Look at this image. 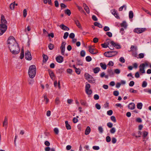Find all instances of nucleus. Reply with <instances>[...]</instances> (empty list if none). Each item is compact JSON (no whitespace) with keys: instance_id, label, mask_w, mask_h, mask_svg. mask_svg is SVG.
Instances as JSON below:
<instances>
[{"instance_id":"nucleus-51","label":"nucleus","mask_w":151,"mask_h":151,"mask_svg":"<svg viewBox=\"0 0 151 151\" xmlns=\"http://www.w3.org/2000/svg\"><path fill=\"white\" fill-rule=\"evenodd\" d=\"M75 35L74 33H71L70 34L69 37L71 39H73L75 37Z\"/></svg>"},{"instance_id":"nucleus-55","label":"nucleus","mask_w":151,"mask_h":151,"mask_svg":"<svg viewBox=\"0 0 151 151\" xmlns=\"http://www.w3.org/2000/svg\"><path fill=\"white\" fill-rule=\"evenodd\" d=\"M106 140L107 142H110L111 140L110 137L109 136H107L106 137Z\"/></svg>"},{"instance_id":"nucleus-33","label":"nucleus","mask_w":151,"mask_h":151,"mask_svg":"<svg viewBox=\"0 0 151 151\" xmlns=\"http://www.w3.org/2000/svg\"><path fill=\"white\" fill-rule=\"evenodd\" d=\"M100 69L99 68L96 67L93 69V72L95 73H97L99 71Z\"/></svg>"},{"instance_id":"nucleus-40","label":"nucleus","mask_w":151,"mask_h":151,"mask_svg":"<svg viewBox=\"0 0 151 151\" xmlns=\"http://www.w3.org/2000/svg\"><path fill=\"white\" fill-rule=\"evenodd\" d=\"M148 134V133L145 131L143 132V139H144L145 137L147 136Z\"/></svg>"},{"instance_id":"nucleus-35","label":"nucleus","mask_w":151,"mask_h":151,"mask_svg":"<svg viewBox=\"0 0 151 151\" xmlns=\"http://www.w3.org/2000/svg\"><path fill=\"white\" fill-rule=\"evenodd\" d=\"M85 76L86 77V79L87 80H88V79L92 78V77L88 73H85Z\"/></svg>"},{"instance_id":"nucleus-10","label":"nucleus","mask_w":151,"mask_h":151,"mask_svg":"<svg viewBox=\"0 0 151 151\" xmlns=\"http://www.w3.org/2000/svg\"><path fill=\"white\" fill-rule=\"evenodd\" d=\"M139 71L143 73H145V66L144 64H141L139 66Z\"/></svg>"},{"instance_id":"nucleus-60","label":"nucleus","mask_w":151,"mask_h":151,"mask_svg":"<svg viewBox=\"0 0 151 151\" xmlns=\"http://www.w3.org/2000/svg\"><path fill=\"white\" fill-rule=\"evenodd\" d=\"M109 66H112L114 65V63L112 61H110L107 64Z\"/></svg>"},{"instance_id":"nucleus-50","label":"nucleus","mask_w":151,"mask_h":151,"mask_svg":"<svg viewBox=\"0 0 151 151\" xmlns=\"http://www.w3.org/2000/svg\"><path fill=\"white\" fill-rule=\"evenodd\" d=\"M144 57V54L143 53L139 54L138 55V57L137 58H142Z\"/></svg>"},{"instance_id":"nucleus-32","label":"nucleus","mask_w":151,"mask_h":151,"mask_svg":"<svg viewBox=\"0 0 151 151\" xmlns=\"http://www.w3.org/2000/svg\"><path fill=\"white\" fill-rule=\"evenodd\" d=\"M80 102L81 104L83 106H87V103L86 101H84L83 100H81L80 101Z\"/></svg>"},{"instance_id":"nucleus-45","label":"nucleus","mask_w":151,"mask_h":151,"mask_svg":"<svg viewBox=\"0 0 151 151\" xmlns=\"http://www.w3.org/2000/svg\"><path fill=\"white\" fill-rule=\"evenodd\" d=\"M76 64L79 65H83V63L80 60H78Z\"/></svg>"},{"instance_id":"nucleus-47","label":"nucleus","mask_w":151,"mask_h":151,"mask_svg":"<svg viewBox=\"0 0 151 151\" xmlns=\"http://www.w3.org/2000/svg\"><path fill=\"white\" fill-rule=\"evenodd\" d=\"M54 132L56 134H58L59 133V130L57 128H55L54 129Z\"/></svg>"},{"instance_id":"nucleus-56","label":"nucleus","mask_w":151,"mask_h":151,"mask_svg":"<svg viewBox=\"0 0 151 151\" xmlns=\"http://www.w3.org/2000/svg\"><path fill=\"white\" fill-rule=\"evenodd\" d=\"M114 72L116 74H119L120 73V71L119 69H116L114 70Z\"/></svg>"},{"instance_id":"nucleus-52","label":"nucleus","mask_w":151,"mask_h":151,"mask_svg":"<svg viewBox=\"0 0 151 151\" xmlns=\"http://www.w3.org/2000/svg\"><path fill=\"white\" fill-rule=\"evenodd\" d=\"M95 106L96 108L98 110H99L101 109V106L98 103H96V104Z\"/></svg>"},{"instance_id":"nucleus-7","label":"nucleus","mask_w":151,"mask_h":151,"mask_svg":"<svg viewBox=\"0 0 151 151\" xmlns=\"http://www.w3.org/2000/svg\"><path fill=\"white\" fill-rule=\"evenodd\" d=\"M25 58L26 60H31L32 59V57L31 53L28 50H27L25 52Z\"/></svg>"},{"instance_id":"nucleus-63","label":"nucleus","mask_w":151,"mask_h":151,"mask_svg":"<svg viewBox=\"0 0 151 151\" xmlns=\"http://www.w3.org/2000/svg\"><path fill=\"white\" fill-rule=\"evenodd\" d=\"M104 30L105 31H109L110 30V29L109 27L106 26L104 28Z\"/></svg>"},{"instance_id":"nucleus-21","label":"nucleus","mask_w":151,"mask_h":151,"mask_svg":"<svg viewBox=\"0 0 151 151\" xmlns=\"http://www.w3.org/2000/svg\"><path fill=\"white\" fill-rule=\"evenodd\" d=\"M94 25L95 26H97L99 28H102L103 27L102 25L101 24L98 22H95L94 23Z\"/></svg>"},{"instance_id":"nucleus-23","label":"nucleus","mask_w":151,"mask_h":151,"mask_svg":"<svg viewBox=\"0 0 151 151\" xmlns=\"http://www.w3.org/2000/svg\"><path fill=\"white\" fill-rule=\"evenodd\" d=\"M107 73L110 76L113 75L114 74L113 70L111 69L108 70Z\"/></svg>"},{"instance_id":"nucleus-2","label":"nucleus","mask_w":151,"mask_h":151,"mask_svg":"<svg viewBox=\"0 0 151 151\" xmlns=\"http://www.w3.org/2000/svg\"><path fill=\"white\" fill-rule=\"evenodd\" d=\"M1 23L0 24V36L2 35L7 29V22L3 15H1Z\"/></svg>"},{"instance_id":"nucleus-41","label":"nucleus","mask_w":151,"mask_h":151,"mask_svg":"<svg viewBox=\"0 0 151 151\" xmlns=\"http://www.w3.org/2000/svg\"><path fill=\"white\" fill-rule=\"evenodd\" d=\"M147 85V82L145 81H143L142 84V87L143 88H145L146 87Z\"/></svg>"},{"instance_id":"nucleus-26","label":"nucleus","mask_w":151,"mask_h":151,"mask_svg":"<svg viewBox=\"0 0 151 151\" xmlns=\"http://www.w3.org/2000/svg\"><path fill=\"white\" fill-rule=\"evenodd\" d=\"M122 27H124L126 29L127 27V25L126 22L125 21H123V22L121 24Z\"/></svg>"},{"instance_id":"nucleus-17","label":"nucleus","mask_w":151,"mask_h":151,"mask_svg":"<svg viewBox=\"0 0 151 151\" xmlns=\"http://www.w3.org/2000/svg\"><path fill=\"white\" fill-rule=\"evenodd\" d=\"M42 58H43V63H45L46 62V61H47V60L48 59V56L45 55V54H43L42 55Z\"/></svg>"},{"instance_id":"nucleus-12","label":"nucleus","mask_w":151,"mask_h":151,"mask_svg":"<svg viewBox=\"0 0 151 151\" xmlns=\"http://www.w3.org/2000/svg\"><path fill=\"white\" fill-rule=\"evenodd\" d=\"M111 13L117 18H119V17L116 11L114 9H111Z\"/></svg>"},{"instance_id":"nucleus-31","label":"nucleus","mask_w":151,"mask_h":151,"mask_svg":"<svg viewBox=\"0 0 151 151\" xmlns=\"http://www.w3.org/2000/svg\"><path fill=\"white\" fill-rule=\"evenodd\" d=\"M49 74L51 78H52L54 76V73L51 70H49Z\"/></svg>"},{"instance_id":"nucleus-11","label":"nucleus","mask_w":151,"mask_h":151,"mask_svg":"<svg viewBox=\"0 0 151 151\" xmlns=\"http://www.w3.org/2000/svg\"><path fill=\"white\" fill-rule=\"evenodd\" d=\"M56 60L58 62L60 63L63 61V58L61 56H58L56 57Z\"/></svg>"},{"instance_id":"nucleus-39","label":"nucleus","mask_w":151,"mask_h":151,"mask_svg":"<svg viewBox=\"0 0 151 151\" xmlns=\"http://www.w3.org/2000/svg\"><path fill=\"white\" fill-rule=\"evenodd\" d=\"M98 130L100 133H102L103 132V128L101 126H99L98 127Z\"/></svg>"},{"instance_id":"nucleus-29","label":"nucleus","mask_w":151,"mask_h":151,"mask_svg":"<svg viewBox=\"0 0 151 151\" xmlns=\"http://www.w3.org/2000/svg\"><path fill=\"white\" fill-rule=\"evenodd\" d=\"M133 13L132 11H130L129 12V19H131L133 17Z\"/></svg>"},{"instance_id":"nucleus-4","label":"nucleus","mask_w":151,"mask_h":151,"mask_svg":"<svg viewBox=\"0 0 151 151\" xmlns=\"http://www.w3.org/2000/svg\"><path fill=\"white\" fill-rule=\"evenodd\" d=\"M117 53L118 52L117 51H110L105 52L104 55L106 57H111L115 56Z\"/></svg>"},{"instance_id":"nucleus-20","label":"nucleus","mask_w":151,"mask_h":151,"mask_svg":"<svg viewBox=\"0 0 151 151\" xmlns=\"http://www.w3.org/2000/svg\"><path fill=\"white\" fill-rule=\"evenodd\" d=\"M65 126L66 129L68 130H70L71 129V126L70 125L68 124V122L67 121H66L65 122Z\"/></svg>"},{"instance_id":"nucleus-59","label":"nucleus","mask_w":151,"mask_h":151,"mask_svg":"<svg viewBox=\"0 0 151 151\" xmlns=\"http://www.w3.org/2000/svg\"><path fill=\"white\" fill-rule=\"evenodd\" d=\"M94 99L95 100H97L99 99V96L97 94H95L94 96Z\"/></svg>"},{"instance_id":"nucleus-61","label":"nucleus","mask_w":151,"mask_h":151,"mask_svg":"<svg viewBox=\"0 0 151 151\" xmlns=\"http://www.w3.org/2000/svg\"><path fill=\"white\" fill-rule=\"evenodd\" d=\"M99 39L97 37H95L93 39V41L94 43H96L98 42Z\"/></svg>"},{"instance_id":"nucleus-38","label":"nucleus","mask_w":151,"mask_h":151,"mask_svg":"<svg viewBox=\"0 0 151 151\" xmlns=\"http://www.w3.org/2000/svg\"><path fill=\"white\" fill-rule=\"evenodd\" d=\"M85 91L86 93L88 95H90L92 93V91L91 89H88V90Z\"/></svg>"},{"instance_id":"nucleus-8","label":"nucleus","mask_w":151,"mask_h":151,"mask_svg":"<svg viewBox=\"0 0 151 151\" xmlns=\"http://www.w3.org/2000/svg\"><path fill=\"white\" fill-rule=\"evenodd\" d=\"M88 50L89 52L92 54H97L98 52L97 50H96L94 48L91 47V46H89L88 47Z\"/></svg>"},{"instance_id":"nucleus-16","label":"nucleus","mask_w":151,"mask_h":151,"mask_svg":"<svg viewBox=\"0 0 151 151\" xmlns=\"http://www.w3.org/2000/svg\"><path fill=\"white\" fill-rule=\"evenodd\" d=\"M75 22L76 25L79 28H82V27L79 21L77 19L74 20Z\"/></svg>"},{"instance_id":"nucleus-25","label":"nucleus","mask_w":151,"mask_h":151,"mask_svg":"<svg viewBox=\"0 0 151 151\" xmlns=\"http://www.w3.org/2000/svg\"><path fill=\"white\" fill-rule=\"evenodd\" d=\"M7 119L6 117H5L4 120L3 122V126L7 125Z\"/></svg>"},{"instance_id":"nucleus-46","label":"nucleus","mask_w":151,"mask_h":151,"mask_svg":"<svg viewBox=\"0 0 151 151\" xmlns=\"http://www.w3.org/2000/svg\"><path fill=\"white\" fill-rule=\"evenodd\" d=\"M116 132V129L114 127H113L110 130V132L112 134Z\"/></svg>"},{"instance_id":"nucleus-9","label":"nucleus","mask_w":151,"mask_h":151,"mask_svg":"<svg viewBox=\"0 0 151 151\" xmlns=\"http://www.w3.org/2000/svg\"><path fill=\"white\" fill-rule=\"evenodd\" d=\"M110 43L114 47H115L116 49H119L121 48V46L119 44L116 43L113 41H111V42Z\"/></svg>"},{"instance_id":"nucleus-5","label":"nucleus","mask_w":151,"mask_h":151,"mask_svg":"<svg viewBox=\"0 0 151 151\" xmlns=\"http://www.w3.org/2000/svg\"><path fill=\"white\" fill-rule=\"evenodd\" d=\"M147 29L145 28H137L134 30V32L140 34L145 31Z\"/></svg>"},{"instance_id":"nucleus-18","label":"nucleus","mask_w":151,"mask_h":151,"mask_svg":"<svg viewBox=\"0 0 151 151\" xmlns=\"http://www.w3.org/2000/svg\"><path fill=\"white\" fill-rule=\"evenodd\" d=\"M90 131L91 129L90 127L89 126L87 127L85 131V134L86 135L88 134Z\"/></svg>"},{"instance_id":"nucleus-34","label":"nucleus","mask_w":151,"mask_h":151,"mask_svg":"<svg viewBox=\"0 0 151 151\" xmlns=\"http://www.w3.org/2000/svg\"><path fill=\"white\" fill-rule=\"evenodd\" d=\"M24 50L23 49L22 50H21V54H20V58L21 59H22L24 57Z\"/></svg>"},{"instance_id":"nucleus-14","label":"nucleus","mask_w":151,"mask_h":151,"mask_svg":"<svg viewBox=\"0 0 151 151\" xmlns=\"http://www.w3.org/2000/svg\"><path fill=\"white\" fill-rule=\"evenodd\" d=\"M128 107L129 109L133 110L135 108V104L133 103H131L128 105Z\"/></svg>"},{"instance_id":"nucleus-19","label":"nucleus","mask_w":151,"mask_h":151,"mask_svg":"<svg viewBox=\"0 0 151 151\" xmlns=\"http://www.w3.org/2000/svg\"><path fill=\"white\" fill-rule=\"evenodd\" d=\"M100 65L103 69L105 70L106 68V65L105 63H100Z\"/></svg>"},{"instance_id":"nucleus-3","label":"nucleus","mask_w":151,"mask_h":151,"mask_svg":"<svg viewBox=\"0 0 151 151\" xmlns=\"http://www.w3.org/2000/svg\"><path fill=\"white\" fill-rule=\"evenodd\" d=\"M36 66L34 65H31L28 70V74L29 77L31 78H34L36 74Z\"/></svg>"},{"instance_id":"nucleus-28","label":"nucleus","mask_w":151,"mask_h":151,"mask_svg":"<svg viewBox=\"0 0 151 151\" xmlns=\"http://www.w3.org/2000/svg\"><path fill=\"white\" fill-rule=\"evenodd\" d=\"M15 5V2H14L13 3H11L10 4V6H9L10 9L11 10L13 9L14 8Z\"/></svg>"},{"instance_id":"nucleus-43","label":"nucleus","mask_w":151,"mask_h":151,"mask_svg":"<svg viewBox=\"0 0 151 151\" xmlns=\"http://www.w3.org/2000/svg\"><path fill=\"white\" fill-rule=\"evenodd\" d=\"M85 52L83 50H82L80 52V55L81 56L83 57L85 56Z\"/></svg>"},{"instance_id":"nucleus-37","label":"nucleus","mask_w":151,"mask_h":151,"mask_svg":"<svg viewBox=\"0 0 151 151\" xmlns=\"http://www.w3.org/2000/svg\"><path fill=\"white\" fill-rule=\"evenodd\" d=\"M60 102L59 99L58 97L56 98L55 100V103L56 105H58Z\"/></svg>"},{"instance_id":"nucleus-6","label":"nucleus","mask_w":151,"mask_h":151,"mask_svg":"<svg viewBox=\"0 0 151 151\" xmlns=\"http://www.w3.org/2000/svg\"><path fill=\"white\" fill-rule=\"evenodd\" d=\"M66 44V43L65 42H63L61 44V46L60 47V49L61 50V53L62 55H63L65 53V46Z\"/></svg>"},{"instance_id":"nucleus-22","label":"nucleus","mask_w":151,"mask_h":151,"mask_svg":"<svg viewBox=\"0 0 151 151\" xmlns=\"http://www.w3.org/2000/svg\"><path fill=\"white\" fill-rule=\"evenodd\" d=\"M48 47L50 50H52L54 49V46L53 44L52 43H50L48 45Z\"/></svg>"},{"instance_id":"nucleus-53","label":"nucleus","mask_w":151,"mask_h":151,"mask_svg":"<svg viewBox=\"0 0 151 151\" xmlns=\"http://www.w3.org/2000/svg\"><path fill=\"white\" fill-rule=\"evenodd\" d=\"M112 114L113 111L111 110H110L107 111V114L109 116L111 115Z\"/></svg>"},{"instance_id":"nucleus-64","label":"nucleus","mask_w":151,"mask_h":151,"mask_svg":"<svg viewBox=\"0 0 151 151\" xmlns=\"http://www.w3.org/2000/svg\"><path fill=\"white\" fill-rule=\"evenodd\" d=\"M73 122L74 123H77L78 122V119L76 117H74L73 119Z\"/></svg>"},{"instance_id":"nucleus-30","label":"nucleus","mask_w":151,"mask_h":151,"mask_svg":"<svg viewBox=\"0 0 151 151\" xmlns=\"http://www.w3.org/2000/svg\"><path fill=\"white\" fill-rule=\"evenodd\" d=\"M65 14H67L69 16H70L71 14L70 10L68 9L65 10Z\"/></svg>"},{"instance_id":"nucleus-42","label":"nucleus","mask_w":151,"mask_h":151,"mask_svg":"<svg viewBox=\"0 0 151 151\" xmlns=\"http://www.w3.org/2000/svg\"><path fill=\"white\" fill-rule=\"evenodd\" d=\"M86 60L87 62H90L92 60V58L90 56H87L86 58Z\"/></svg>"},{"instance_id":"nucleus-15","label":"nucleus","mask_w":151,"mask_h":151,"mask_svg":"<svg viewBox=\"0 0 151 151\" xmlns=\"http://www.w3.org/2000/svg\"><path fill=\"white\" fill-rule=\"evenodd\" d=\"M83 6L84 9L85 10L87 13V14H89L90 13V11L88 6L85 3H84L83 4Z\"/></svg>"},{"instance_id":"nucleus-36","label":"nucleus","mask_w":151,"mask_h":151,"mask_svg":"<svg viewBox=\"0 0 151 151\" xmlns=\"http://www.w3.org/2000/svg\"><path fill=\"white\" fill-rule=\"evenodd\" d=\"M130 92L136 93H137V90H134L133 88H131L129 90Z\"/></svg>"},{"instance_id":"nucleus-48","label":"nucleus","mask_w":151,"mask_h":151,"mask_svg":"<svg viewBox=\"0 0 151 151\" xmlns=\"http://www.w3.org/2000/svg\"><path fill=\"white\" fill-rule=\"evenodd\" d=\"M68 35H69V33L68 32H65V33L64 34V36H63L64 39H66L68 37Z\"/></svg>"},{"instance_id":"nucleus-44","label":"nucleus","mask_w":151,"mask_h":151,"mask_svg":"<svg viewBox=\"0 0 151 151\" xmlns=\"http://www.w3.org/2000/svg\"><path fill=\"white\" fill-rule=\"evenodd\" d=\"M90 87V85L88 83L86 84L85 86V90H87L89 89Z\"/></svg>"},{"instance_id":"nucleus-58","label":"nucleus","mask_w":151,"mask_h":151,"mask_svg":"<svg viewBox=\"0 0 151 151\" xmlns=\"http://www.w3.org/2000/svg\"><path fill=\"white\" fill-rule=\"evenodd\" d=\"M119 92L118 91H114L113 92V94L115 96H117L119 95Z\"/></svg>"},{"instance_id":"nucleus-24","label":"nucleus","mask_w":151,"mask_h":151,"mask_svg":"<svg viewBox=\"0 0 151 151\" xmlns=\"http://www.w3.org/2000/svg\"><path fill=\"white\" fill-rule=\"evenodd\" d=\"M88 81L91 83H95V80L92 77V78H89V79H88L87 80Z\"/></svg>"},{"instance_id":"nucleus-57","label":"nucleus","mask_w":151,"mask_h":151,"mask_svg":"<svg viewBox=\"0 0 151 151\" xmlns=\"http://www.w3.org/2000/svg\"><path fill=\"white\" fill-rule=\"evenodd\" d=\"M111 119L114 122H116V119L114 116H111Z\"/></svg>"},{"instance_id":"nucleus-62","label":"nucleus","mask_w":151,"mask_h":151,"mask_svg":"<svg viewBox=\"0 0 151 151\" xmlns=\"http://www.w3.org/2000/svg\"><path fill=\"white\" fill-rule=\"evenodd\" d=\"M92 18L94 21H97L98 20L96 16L94 15H93L92 16Z\"/></svg>"},{"instance_id":"nucleus-1","label":"nucleus","mask_w":151,"mask_h":151,"mask_svg":"<svg viewBox=\"0 0 151 151\" xmlns=\"http://www.w3.org/2000/svg\"><path fill=\"white\" fill-rule=\"evenodd\" d=\"M8 44L10 51L13 54H17L19 53L20 48L13 36L9 37L8 40Z\"/></svg>"},{"instance_id":"nucleus-27","label":"nucleus","mask_w":151,"mask_h":151,"mask_svg":"<svg viewBox=\"0 0 151 151\" xmlns=\"http://www.w3.org/2000/svg\"><path fill=\"white\" fill-rule=\"evenodd\" d=\"M137 108L139 109H142V104L141 103H137Z\"/></svg>"},{"instance_id":"nucleus-13","label":"nucleus","mask_w":151,"mask_h":151,"mask_svg":"<svg viewBox=\"0 0 151 151\" xmlns=\"http://www.w3.org/2000/svg\"><path fill=\"white\" fill-rule=\"evenodd\" d=\"M60 27L64 30L68 31L69 30V28L66 26L62 24L59 26Z\"/></svg>"},{"instance_id":"nucleus-49","label":"nucleus","mask_w":151,"mask_h":151,"mask_svg":"<svg viewBox=\"0 0 151 151\" xmlns=\"http://www.w3.org/2000/svg\"><path fill=\"white\" fill-rule=\"evenodd\" d=\"M75 72L78 74H79L80 73V70L79 68H76L75 69Z\"/></svg>"},{"instance_id":"nucleus-54","label":"nucleus","mask_w":151,"mask_h":151,"mask_svg":"<svg viewBox=\"0 0 151 151\" xmlns=\"http://www.w3.org/2000/svg\"><path fill=\"white\" fill-rule=\"evenodd\" d=\"M27 10L26 9H24L23 10V14L24 17H25L27 15Z\"/></svg>"}]
</instances>
